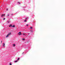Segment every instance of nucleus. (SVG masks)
Returning a JSON list of instances; mask_svg holds the SVG:
<instances>
[{"mask_svg":"<svg viewBox=\"0 0 65 65\" xmlns=\"http://www.w3.org/2000/svg\"><path fill=\"white\" fill-rule=\"evenodd\" d=\"M5 15V14H2V18L3 17H4V15Z\"/></svg>","mask_w":65,"mask_h":65,"instance_id":"1","label":"nucleus"},{"mask_svg":"<svg viewBox=\"0 0 65 65\" xmlns=\"http://www.w3.org/2000/svg\"><path fill=\"white\" fill-rule=\"evenodd\" d=\"M21 34H22V33H21V32H19V35H21Z\"/></svg>","mask_w":65,"mask_h":65,"instance_id":"2","label":"nucleus"},{"mask_svg":"<svg viewBox=\"0 0 65 65\" xmlns=\"http://www.w3.org/2000/svg\"><path fill=\"white\" fill-rule=\"evenodd\" d=\"M9 27H12V24H10V25L9 26Z\"/></svg>","mask_w":65,"mask_h":65,"instance_id":"3","label":"nucleus"},{"mask_svg":"<svg viewBox=\"0 0 65 65\" xmlns=\"http://www.w3.org/2000/svg\"><path fill=\"white\" fill-rule=\"evenodd\" d=\"M11 34V33H10L9 34H8V35L9 36V35H10V34Z\"/></svg>","mask_w":65,"mask_h":65,"instance_id":"4","label":"nucleus"},{"mask_svg":"<svg viewBox=\"0 0 65 65\" xmlns=\"http://www.w3.org/2000/svg\"><path fill=\"white\" fill-rule=\"evenodd\" d=\"M7 17H8V16H9V14H7Z\"/></svg>","mask_w":65,"mask_h":65,"instance_id":"5","label":"nucleus"},{"mask_svg":"<svg viewBox=\"0 0 65 65\" xmlns=\"http://www.w3.org/2000/svg\"><path fill=\"white\" fill-rule=\"evenodd\" d=\"M3 44H4L3 46L4 47V46H5V44L4 43H3Z\"/></svg>","mask_w":65,"mask_h":65,"instance_id":"6","label":"nucleus"},{"mask_svg":"<svg viewBox=\"0 0 65 65\" xmlns=\"http://www.w3.org/2000/svg\"><path fill=\"white\" fill-rule=\"evenodd\" d=\"M9 36L8 35L6 36V37H8Z\"/></svg>","mask_w":65,"mask_h":65,"instance_id":"7","label":"nucleus"},{"mask_svg":"<svg viewBox=\"0 0 65 65\" xmlns=\"http://www.w3.org/2000/svg\"><path fill=\"white\" fill-rule=\"evenodd\" d=\"M12 27H15V26L14 25L13 26H12Z\"/></svg>","mask_w":65,"mask_h":65,"instance_id":"8","label":"nucleus"},{"mask_svg":"<svg viewBox=\"0 0 65 65\" xmlns=\"http://www.w3.org/2000/svg\"><path fill=\"white\" fill-rule=\"evenodd\" d=\"M17 61H18V60H16V61H14V62H15V63H16V62H17Z\"/></svg>","mask_w":65,"mask_h":65,"instance_id":"9","label":"nucleus"},{"mask_svg":"<svg viewBox=\"0 0 65 65\" xmlns=\"http://www.w3.org/2000/svg\"><path fill=\"white\" fill-rule=\"evenodd\" d=\"M32 28L33 27H30V29H32Z\"/></svg>","mask_w":65,"mask_h":65,"instance_id":"10","label":"nucleus"},{"mask_svg":"<svg viewBox=\"0 0 65 65\" xmlns=\"http://www.w3.org/2000/svg\"><path fill=\"white\" fill-rule=\"evenodd\" d=\"M13 45L14 46H15V44H13Z\"/></svg>","mask_w":65,"mask_h":65,"instance_id":"11","label":"nucleus"},{"mask_svg":"<svg viewBox=\"0 0 65 65\" xmlns=\"http://www.w3.org/2000/svg\"><path fill=\"white\" fill-rule=\"evenodd\" d=\"M27 21V20H25V21H24V22H26Z\"/></svg>","mask_w":65,"mask_h":65,"instance_id":"12","label":"nucleus"},{"mask_svg":"<svg viewBox=\"0 0 65 65\" xmlns=\"http://www.w3.org/2000/svg\"><path fill=\"white\" fill-rule=\"evenodd\" d=\"M19 59H20V58H18V60L19 61Z\"/></svg>","mask_w":65,"mask_h":65,"instance_id":"13","label":"nucleus"},{"mask_svg":"<svg viewBox=\"0 0 65 65\" xmlns=\"http://www.w3.org/2000/svg\"><path fill=\"white\" fill-rule=\"evenodd\" d=\"M23 40H25V39H23Z\"/></svg>","mask_w":65,"mask_h":65,"instance_id":"14","label":"nucleus"},{"mask_svg":"<svg viewBox=\"0 0 65 65\" xmlns=\"http://www.w3.org/2000/svg\"><path fill=\"white\" fill-rule=\"evenodd\" d=\"M10 65H11V63L10 62Z\"/></svg>","mask_w":65,"mask_h":65,"instance_id":"15","label":"nucleus"},{"mask_svg":"<svg viewBox=\"0 0 65 65\" xmlns=\"http://www.w3.org/2000/svg\"><path fill=\"white\" fill-rule=\"evenodd\" d=\"M3 20H5V18H4Z\"/></svg>","mask_w":65,"mask_h":65,"instance_id":"16","label":"nucleus"},{"mask_svg":"<svg viewBox=\"0 0 65 65\" xmlns=\"http://www.w3.org/2000/svg\"><path fill=\"white\" fill-rule=\"evenodd\" d=\"M31 32H33V31L32 30H31Z\"/></svg>","mask_w":65,"mask_h":65,"instance_id":"17","label":"nucleus"},{"mask_svg":"<svg viewBox=\"0 0 65 65\" xmlns=\"http://www.w3.org/2000/svg\"><path fill=\"white\" fill-rule=\"evenodd\" d=\"M7 22L8 23H9L10 22L9 21H8Z\"/></svg>","mask_w":65,"mask_h":65,"instance_id":"18","label":"nucleus"},{"mask_svg":"<svg viewBox=\"0 0 65 65\" xmlns=\"http://www.w3.org/2000/svg\"><path fill=\"white\" fill-rule=\"evenodd\" d=\"M23 34V35H25V34Z\"/></svg>","mask_w":65,"mask_h":65,"instance_id":"19","label":"nucleus"},{"mask_svg":"<svg viewBox=\"0 0 65 65\" xmlns=\"http://www.w3.org/2000/svg\"><path fill=\"white\" fill-rule=\"evenodd\" d=\"M7 10H8V9H7Z\"/></svg>","mask_w":65,"mask_h":65,"instance_id":"20","label":"nucleus"},{"mask_svg":"<svg viewBox=\"0 0 65 65\" xmlns=\"http://www.w3.org/2000/svg\"><path fill=\"white\" fill-rule=\"evenodd\" d=\"M26 26H28V24H27V25H26Z\"/></svg>","mask_w":65,"mask_h":65,"instance_id":"21","label":"nucleus"},{"mask_svg":"<svg viewBox=\"0 0 65 65\" xmlns=\"http://www.w3.org/2000/svg\"><path fill=\"white\" fill-rule=\"evenodd\" d=\"M18 3L19 4H20V2H18Z\"/></svg>","mask_w":65,"mask_h":65,"instance_id":"22","label":"nucleus"},{"mask_svg":"<svg viewBox=\"0 0 65 65\" xmlns=\"http://www.w3.org/2000/svg\"><path fill=\"white\" fill-rule=\"evenodd\" d=\"M2 41H1V43H2Z\"/></svg>","mask_w":65,"mask_h":65,"instance_id":"23","label":"nucleus"},{"mask_svg":"<svg viewBox=\"0 0 65 65\" xmlns=\"http://www.w3.org/2000/svg\"><path fill=\"white\" fill-rule=\"evenodd\" d=\"M28 34L29 35V33H28Z\"/></svg>","mask_w":65,"mask_h":65,"instance_id":"24","label":"nucleus"},{"mask_svg":"<svg viewBox=\"0 0 65 65\" xmlns=\"http://www.w3.org/2000/svg\"><path fill=\"white\" fill-rule=\"evenodd\" d=\"M11 15H12V14H11Z\"/></svg>","mask_w":65,"mask_h":65,"instance_id":"25","label":"nucleus"},{"mask_svg":"<svg viewBox=\"0 0 65 65\" xmlns=\"http://www.w3.org/2000/svg\"><path fill=\"white\" fill-rule=\"evenodd\" d=\"M26 19H27V18H26Z\"/></svg>","mask_w":65,"mask_h":65,"instance_id":"26","label":"nucleus"}]
</instances>
